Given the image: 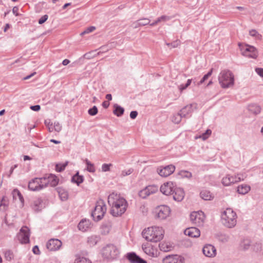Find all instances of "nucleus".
<instances>
[{"label":"nucleus","mask_w":263,"mask_h":263,"mask_svg":"<svg viewBox=\"0 0 263 263\" xmlns=\"http://www.w3.org/2000/svg\"><path fill=\"white\" fill-rule=\"evenodd\" d=\"M108 203L111 207L110 213L114 216H121L123 214L127 208V202L122 197L119 195L112 193L108 197Z\"/></svg>","instance_id":"nucleus-1"},{"label":"nucleus","mask_w":263,"mask_h":263,"mask_svg":"<svg viewBox=\"0 0 263 263\" xmlns=\"http://www.w3.org/2000/svg\"><path fill=\"white\" fill-rule=\"evenodd\" d=\"M164 233V231L162 227L154 226L145 229L142 231V235L147 241L156 242L163 238Z\"/></svg>","instance_id":"nucleus-2"},{"label":"nucleus","mask_w":263,"mask_h":263,"mask_svg":"<svg viewBox=\"0 0 263 263\" xmlns=\"http://www.w3.org/2000/svg\"><path fill=\"white\" fill-rule=\"evenodd\" d=\"M237 218L236 212L231 208L226 209L221 215V222L228 228H233L236 226Z\"/></svg>","instance_id":"nucleus-3"},{"label":"nucleus","mask_w":263,"mask_h":263,"mask_svg":"<svg viewBox=\"0 0 263 263\" xmlns=\"http://www.w3.org/2000/svg\"><path fill=\"white\" fill-rule=\"evenodd\" d=\"M218 81L222 88H227L234 85V76L231 71L223 70L219 74Z\"/></svg>","instance_id":"nucleus-4"},{"label":"nucleus","mask_w":263,"mask_h":263,"mask_svg":"<svg viewBox=\"0 0 263 263\" xmlns=\"http://www.w3.org/2000/svg\"><path fill=\"white\" fill-rule=\"evenodd\" d=\"M106 212V205L102 200H99L96 203L94 210L91 213V216L96 221L102 219Z\"/></svg>","instance_id":"nucleus-5"},{"label":"nucleus","mask_w":263,"mask_h":263,"mask_svg":"<svg viewBox=\"0 0 263 263\" xmlns=\"http://www.w3.org/2000/svg\"><path fill=\"white\" fill-rule=\"evenodd\" d=\"M119 254V249L112 244L107 245L102 249V256L108 259L116 258Z\"/></svg>","instance_id":"nucleus-6"},{"label":"nucleus","mask_w":263,"mask_h":263,"mask_svg":"<svg viewBox=\"0 0 263 263\" xmlns=\"http://www.w3.org/2000/svg\"><path fill=\"white\" fill-rule=\"evenodd\" d=\"M47 182L43 178H35L29 182L28 188L33 191H40L47 187Z\"/></svg>","instance_id":"nucleus-7"},{"label":"nucleus","mask_w":263,"mask_h":263,"mask_svg":"<svg viewBox=\"0 0 263 263\" xmlns=\"http://www.w3.org/2000/svg\"><path fill=\"white\" fill-rule=\"evenodd\" d=\"M190 219L193 224L200 227L203 225L205 216L202 211L193 212L190 215Z\"/></svg>","instance_id":"nucleus-8"},{"label":"nucleus","mask_w":263,"mask_h":263,"mask_svg":"<svg viewBox=\"0 0 263 263\" xmlns=\"http://www.w3.org/2000/svg\"><path fill=\"white\" fill-rule=\"evenodd\" d=\"M156 217L161 220L165 219L170 214L171 210L166 205H162L158 206L155 210Z\"/></svg>","instance_id":"nucleus-9"},{"label":"nucleus","mask_w":263,"mask_h":263,"mask_svg":"<svg viewBox=\"0 0 263 263\" xmlns=\"http://www.w3.org/2000/svg\"><path fill=\"white\" fill-rule=\"evenodd\" d=\"M30 232L27 227H23L18 234V239L21 243H27L29 242Z\"/></svg>","instance_id":"nucleus-10"},{"label":"nucleus","mask_w":263,"mask_h":263,"mask_svg":"<svg viewBox=\"0 0 263 263\" xmlns=\"http://www.w3.org/2000/svg\"><path fill=\"white\" fill-rule=\"evenodd\" d=\"M241 50L242 54L246 57L256 59L258 56L257 51L254 46L246 45Z\"/></svg>","instance_id":"nucleus-11"},{"label":"nucleus","mask_w":263,"mask_h":263,"mask_svg":"<svg viewBox=\"0 0 263 263\" xmlns=\"http://www.w3.org/2000/svg\"><path fill=\"white\" fill-rule=\"evenodd\" d=\"M175 167L173 165H168L164 167H159L157 168L158 174L161 177H166L175 171Z\"/></svg>","instance_id":"nucleus-12"},{"label":"nucleus","mask_w":263,"mask_h":263,"mask_svg":"<svg viewBox=\"0 0 263 263\" xmlns=\"http://www.w3.org/2000/svg\"><path fill=\"white\" fill-rule=\"evenodd\" d=\"M164 263H183L185 261V258L182 256L175 255H170L163 258Z\"/></svg>","instance_id":"nucleus-13"},{"label":"nucleus","mask_w":263,"mask_h":263,"mask_svg":"<svg viewBox=\"0 0 263 263\" xmlns=\"http://www.w3.org/2000/svg\"><path fill=\"white\" fill-rule=\"evenodd\" d=\"M176 185L172 182H167L163 184L160 187L161 192L165 195H172Z\"/></svg>","instance_id":"nucleus-14"},{"label":"nucleus","mask_w":263,"mask_h":263,"mask_svg":"<svg viewBox=\"0 0 263 263\" xmlns=\"http://www.w3.org/2000/svg\"><path fill=\"white\" fill-rule=\"evenodd\" d=\"M62 243L58 239H51L46 243V248L49 251H56L62 246Z\"/></svg>","instance_id":"nucleus-15"},{"label":"nucleus","mask_w":263,"mask_h":263,"mask_svg":"<svg viewBox=\"0 0 263 263\" xmlns=\"http://www.w3.org/2000/svg\"><path fill=\"white\" fill-rule=\"evenodd\" d=\"M125 256L130 263H147L146 260L133 252L127 253Z\"/></svg>","instance_id":"nucleus-16"},{"label":"nucleus","mask_w":263,"mask_h":263,"mask_svg":"<svg viewBox=\"0 0 263 263\" xmlns=\"http://www.w3.org/2000/svg\"><path fill=\"white\" fill-rule=\"evenodd\" d=\"M203 254L209 257H214L216 254V250L215 248L211 245H205L203 249Z\"/></svg>","instance_id":"nucleus-17"},{"label":"nucleus","mask_w":263,"mask_h":263,"mask_svg":"<svg viewBox=\"0 0 263 263\" xmlns=\"http://www.w3.org/2000/svg\"><path fill=\"white\" fill-rule=\"evenodd\" d=\"M172 195L174 200L179 202L183 200L185 194L182 189L176 186Z\"/></svg>","instance_id":"nucleus-18"},{"label":"nucleus","mask_w":263,"mask_h":263,"mask_svg":"<svg viewBox=\"0 0 263 263\" xmlns=\"http://www.w3.org/2000/svg\"><path fill=\"white\" fill-rule=\"evenodd\" d=\"M236 183H237V181L235 175L232 176L230 174H227L221 179V183L224 186H230Z\"/></svg>","instance_id":"nucleus-19"},{"label":"nucleus","mask_w":263,"mask_h":263,"mask_svg":"<svg viewBox=\"0 0 263 263\" xmlns=\"http://www.w3.org/2000/svg\"><path fill=\"white\" fill-rule=\"evenodd\" d=\"M184 234L191 237L197 238L200 235L199 230L195 227H191L187 228L184 231Z\"/></svg>","instance_id":"nucleus-20"},{"label":"nucleus","mask_w":263,"mask_h":263,"mask_svg":"<svg viewBox=\"0 0 263 263\" xmlns=\"http://www.w3.org/2000/svg\"><path fill=\"white\" fill-rule=\"evenodd\" d=\"M194 106L195 107L196 104H190L187 105L180 110L179 113L183 118H185L187 115L191 114L193 111Z\"/></svg>","instance_id":"nucleus-21"},{"label":"nucleus","mask_w":263,"mask_h":263,"mask_svg":"<svg viewBox=\"0 0 263 263\" xmlns=\"http://www.w3.org/2000/svg\"><path fill=\"white\" fill-rule=\"evenodd\" d=\"M112 227V223L110 221H107L104 222L101 227V233L102 235L108 234Z\"/></svg>","instance_id":"nucleus-22"},{"label":"nucleus","mask_w":263,"mask_h":263,"mask_svg":"<svg viewBox=\"0 0 263 263\" xmlns=\"http://www.w3.org/2000/svg\"><path fill=\"white\" fill-rule=\"evenodd\" d=\"M90 222L88 220H82L78 224V227L80 231L85 232L89 228Z\"/></svg>","instance_id":"nucleus-23"},{"label":"nucleus","mask_w":263,"mask_h":263,"mask_svg":"<svg viewBox=\"0 0 263 263\" xmlns=\"http://www.w3.org/2000/svg\"><path fill=\"white\" fill-rule=\"evenodd\" d=\"M47 182V186L49 184L51 186H55L59 183V179L53 175L51 174L48 178L45 177Z\"/></svg>","instance_id":"nucleus-24"},{"label":"nucleus","mask_w":263,"mask_h":263,"mask_svg":"<svg viewBox=\"0 0 263 263\" xmlns=\"http://www.w3.org/2000/svg\"><path fill=\"white\" fill-rule=\"evenodd\" d=\"M251 245V240L249 239H243L239 244V249L242 251L248 250Z\"/></svg>","instance_id":"nucleus-25"},{"label":"nucleus","mask_w":263,"mask_h":263,"mask_svg":"<svg viewBox=\"0 0 263 263\" xmlns=\"http://www.w3.org/2000/svg\"><path fill=\"white\" fill-rule=\"evenodd\" d=\"M200 197L204 200H211L213 199L214 196L208 190H202L200 193Z\"/></svg>","instance_id":"nucleus-26"},{"label":"nucleus","mask_w":263,"mask_h":263,"mask_svg":"<svg viewBox=\"0 0 263 263\" xmlns=\"http://www.w3.org/2000/svg\"><path fill=\"white\" fill-rule=\"evenodd\" d=\"M100 240L99 236L92 235L88 237L87 243L90 246L92 247L95 246Z\"/></svg>","instance_id":"nucleus-27"},{"label":"nucleus","mask_w":263,"mask_h":263,"mask_svg":"<svg viewBox=\"0 0 263 263\" xmlns=\"http://www.w3.org/2000/svg\"><path fill=\"white\" fill-rule=\"evenodd\" d=\"M32 208L36 212L40 211L42 208V200L39 198L34 200L32 204Z\"/></svg>","instance_id":"nucleus-28"},{"label":"nucleus","mask_w":263,"mask_h":263,"mask_svg":"<svg viewBox=\"0 0 263 263\" xmlns=\"http://www.w3.org/2000/svg\"><path fill=\"white\" fill-rule=\"evenodd\" d=\"M113 113L118 117H121L124 112V109L117 104L114 105Z\"/></svg>","instance_id":"nucleus-29"},{"label":"nucleus","mask_w":263,"mask_h":263,"mask_svg":"<svg viewBox=\"0 0 263 263\" xmlns=\"http://www.w3.org/2000/svg\"><path fill=\"white\" fill-rule=\"evenodd\" d=\"M57 191L61 199L63 201L66 200L68 197V194L64 189L58 187Z\"/></svg>","instance_id":"nucleus-30"},{"label":"nucleus","mask_w":263,"mask_h":263,"mask_svg":"<svg viewBox=\"0 0 263 263\" xmlns=\"http://www.w3.org/2000/svg\"><path fill=\"white\" fill-rule=\"evenodd\" d=\"M84 181V178L83 176H80L79 174V172H77L71 178V181L76 183L78 185H79Z\"/></svg>","instance_id":"nucleus-31"},{"label":"nucleus","mask_w":263,"mask_h":263,"mask_svg":"<svg viewBox=\"0 0 263 263\" xmlns=\"http://www.w3.org/2000/svg\"><path fill=\"white\" fill-rule=\"evenodd\" d=\"M250 186L246 184L239 185L237 187L238 193L243 195L247 193L250 191Z\"/></svg>","instance_id":"nucleus-32"},{"label":"nucleus","mask_w":263,"mask_h":263,"mask_svg":"<svg viewBox=\"0 0 263 263\" xmlns=\"http://www.w3.org/2000/svg\"><path fill=\"white\" fill-rule=\"evenodd\" d=\"M76 261L77 263H91V261L88 257L80 255L76 256Z\"/></svg>","instance_id":"nucleus-33"},{"label":"nucleus","mask_w":263,"mask_h":263,"mask_svg":"<svg viewBox=\"0 0 263 263\" xmlns=\"http://www.w3.org/2000/svg\"><path fill=\"white\" fill-rule=\"evenodd\" d=\"M249 110L250 112L255 115H257L260 112L261 108L259 106L253 104L249 106Z\"/></svg>","instance_id":"nucleus-34"},{"label":"nucleus","mask_w":263,"mask_h":263,"mask_svg":"<svg viewBox=\"0 0 263 263\" xmlns=\"http://www.w3.org/2000/svg\"><path fill=\"white\" fill-rule=\"evenodd\" d=\"M9 204L7 198L3 197L0 202V211H5Z\"/></svg>","instance_id":"nucleus-35"},{"label":"nucleus","mask_w":263,"mask_h":263,"mask_svg":"<svg viewBox=\"0 0 263 263\" xmlns=\"http://www.w3.org/2000/svg\"><path fill=\"white\" fill-rule=\"evenodd\" d=\"M4 256L6 260L8 261H11L14 257L13 252L10 250L6 251L4 253Z\"/></svg>","instance_id":"nucleus-36"},{"label":"nucleus","mask_w":263,"mask_h":263,"mask_svg":"<svg viewBox=\"0 0 263 263\" xmlns=\"http://www.w3.org/2000/svg\"><path fill=\"white\" fill-rule=\"evenodd\" d=\"M142 249L146 254L152 256H154L156 254V252H155L154 250L151 246L145 247H142Z\"/></svg>","instance_id":"nucleus-37"},{"label":"nucleus","mask_w":263,"mask_h":263,"mask_svg":"<svg viewBox=\"0 0 263 263\" xmlns=\"http://www.w3.org/2000/svg\"><path fill=\"white\" fill-rule=\"evenodd\" d=\"M68 162L66 161L64 163L57 164L55 165V170L58 172H61L63 171L66 166L68 165Z\"/></svg>","instance_id":"nucleus-38"},{"label":"nucleus","mask_w":263,"mask_h":263,"mask_svg":"<svg viewBox=\"0 0 263 263\" xmlns=\"http://www.w3.org/2000/svg\"><path fill=\"white\" fill-rule=\"evenodd\" d=\"M85 163L87 165V170L91 173L95 172L96 169L93 163H91L88 159H85Z\"/></svg>","instance_id":"nucleus-39"},{"label":"nucleus","mask_w":263,"mask_h":263,"mask_svg":"<svg viewBox=\"0 0 263 263\" xmlns=\"http://www.w3.org/2000/svg\"><path fill=\"white\" fill-rule=\"evenodd\" d=\"M179 175L182 177V178H186L188 179L191 178L192 177V174L191 172L187 171H181Z\"/></svg>","instance_id":"nucleus-40"},{"label":"nucleus","mask_w":263,"mask_h":263,"mask_svg":"<svg viewBox=\"0 0 263 263\" xmlns=\"http://www.w3.org/2000/svg\"><path fill=\"white\" fill-rule=\"evenodd\" d=\"M182 118H183L182 116L178 112L173 116L172 120L174 123L178 124L181 122Z\"/></svg>","instance_id":"nucleus-41"},{"label":"nucleus","mask_w":263,"mask_h":263,"mask_svg":"<svg viewBox=\"0 0 263 263\" xmlns=\"http://www.w3.org/2000/svg\"><path fill=\"white\" fill-rule=\"evenodd\" d=\"M213 69L212 68L210 70L205 74L201 80L198 82V85H200L202 84L205 80H206L212 74Z\"/></svg>","instance_id":"nucleus-42"},{"label":"nucleus","mask_w":263,"mask_h":263,"mask_svg":"<svg viewBox=\"0 0 263 263\" xmlns=\"http://www.w3.org/2000/svg\"><path fill=\"white\" fill-rule=\"evenodd\" d=\"M146 187L147 188L148 192H149L150 195L155 193L158 190V186L155 185H148Z\"/></svg>","instance_id":"nucleus-43"},{"label":"nucleus","mask_w":263,"mask_h":263,"mask_svg":"<svg viewBox=\"0 0 263 263\" xmlns=\"http://www.w3.org/2000/svg\"><path fill=\"white\" fill-rule=\"evenodd\" d=\"M139 195L140 197L142 198H145L149 195H150L149 192H148V190L146 187L144 189L141 190L139 192Z\"/></svg>","instance_id":"nucleus-44"},{"label":"nucleus","mask_w":263,"mask_h":263,"mask_svg":"<svg viewBox=\"0 0 263 263\" xmlns=\"http://www.w3.org/2000/svg\"><path fill=\"white\" fill-rule=\"evenodd\" d=\"M159 247L161 251L167 252L171 250V246L166 243H161L159 244Z\"/></svg>","instance_id":"nucleus-45"},{"label":"nucleus","mask_w":263,"mask_h":263,"mask_svg":"<svg viewBox=\"0 0 263 263\" xmlns=\"http://www.w3.org/2000/svg\"><path fill=\"white\" fill-rule=\"evenodd\" d=\"M247 174L246 173H238L237 175H235L236 177V179L237 181V183L243 181L247 178Z\"/></svg>","instance_id":"nucleus-46"},{"label":"nucleus","mask_w":263,"mask_h":263,"mask_svg":"<svg viewBox=\"0 0 263 263\" xmlns=\"http://www.w3.org/2000/svg\"><path fill=\"white\" fill-rule=\"evenodd\" d=\"M252 249L254 251L256 252H258L261 251L262 250V245L261 243L256 242L252 246Z\"/></svg>","instance_id":"nucleus-47"},{"label":"nucleus","mask_w":263,"mask_h":263,"mask_svg":"<svg viewBox=\"0 0 263 263\" xmlns=\"http://www.w3.org/2000/svg\"><path fill=\"white\" fill-rule=\"evenodd\" d=\"M192 80V79H189L187 81V82L185 84H181L179 85L178 88L180 91L182 92L183 90L185 89L187 87H188L191 85Z\"/></svg>","instance_id":"nucleus-48"},{"label":"nucleus","mask_w":263,"mask_h":263,"mask_svg":"<svg viewBox=\"0 0 263 263\" xmlns=\"http://www.w3.org/2000/svg\"><path fill=\"white\" fill-rule=\"evenodd\" d=\"M98 108L96 106H93L92 108L89 109L88 112L90 116H95L98 114Z\"/></svg>","instance_id":"nucleus-49"},{"label":"nucleus","mask_w":263,"mask_h":263,"mask_svg":"<svg viewBox=\"0 0 263 263\" xmlns=\"http://www.w3.org/2000/svg\"><path fill=\"white\" fill-rule=\"evenodd\" d=\"M212 131L210 129H207L205 133H203L202 135L200 136V138H202L203 140H205L208 138V137L211 135Z\"/></svg>","instance_id":"nucleus-50"},{"label":"nucleus","mask_w":263,"mask_h":263,"mask_svg":"<svg viewBox=\"0 0 263 263\" xmlns=\"http://www.w3.org/2000/svg\"><path fill=\"white\" fill-rule=\"evenodd\" d=\"M133 172V170L132 168H129L128 170H123L121 173V177H123L131 174Z\"/></svg>","instance_id":"nucleus-51"},{"label":"nucleus","mask_w":263,"mask_h":263,"mask_svg":"<svg viewBox=\"0 0 263 263\" xmlns=\"http://www.w3.org/2000/svg\"><path fill=\"white\" fill-rule=\"evenodd\" d=\"M170 19H171V17L170 16H167V15H162L161 16L158 17L157 19V22H158L159 23H160L161 22H165L168 21Z\"/></svg>","instance_id":"nucleus-52"},{"label":"nucleus","mask_w":263,"mask_h":263,"mask_svg":"<svg viewBox=\"0 0 263 263\" xmlns=\"http://www.w3.org/2000/svg\"><path fill=\"white\" fill-rule=\"evenodd\" d=\"M140 21V25L141 26H145L147 24H149L150 23V20L147 18H143L139 20Z\"/></svg>","instance_id":"nucleus-53"},{"label":"nucleus","mask_w":263,"mask_h":263,"mask_svg":"<svg viewBox=\"0 0 263 263\" xmlns=\"http://www.w3.org/2000/svg\"><path fill=\"white\" fill-rule=\"evenodd\" d=\"M96 29V27L94 26H90L86 28L83 32L81 33V35H82L85 34L89 33L93 31Z\"/></svg>","instance_id":"nucleus-54"},{"label":"nucleus","mask_w":263,"mask_h":263,"mask_svg":"<svg viewBox=\"0 0 263 263\" xmlns=\"http://www.w3.org/2000/svg\"><path fill=\"white\" fill-rule=\"evenodd\" d=\"M112 165L111 163H104L102 165V170L103 172H107L110 171V167Z\"/></svg>","instance_id":"nucleus-55"},{"label":"nucleus","mask_w":263,"mask_h":263,"mask_svg":"<svg viewBox=\"0 0 263 263\" xmlns=\"http://www.w3.org/2000/svg\"><path fill=\"white\" fill-rule=\"evenodd\" d=\"M54 130L57 132H59L62 129V126L59 122H54Z\"/></svg>","instance_id":"nucleus-56"},{"label":"nucleus","mask_w":263,"mask_h":263,"mask_svg":"<svg viewBox=\"0 0 263 263\" xmlns=\"http://www.w3.org/2000/svg\"><path fill=\"white\" fill-rule=\"evenodd\" d=\"M219 240L222 242H227L229 240V236L226 234H222L219 236Z\"/></svg>","instance_id":"nucleus-57"},{"label":"nucleus","mask_w":263,"mask_h":263,"mask_svg":"<svg viewBox=\"0 0 263 263\" xmlns=\"http://www.w3.org/2000/svg\"><path fill=\"white\" fill-rule=\"evenodd\" d=\"M48 18V16L47 14L42 16L39 20V24L41 25L43 24L47 20Z\"/></svg>","instance_id":"nucleus-58"},{"label":"nucleus","mask_w":263,"mask_h":263,"mask_svg":"<svg viewBox=\"0 0 263 263\" xmlns=\"http://www.w3.org/2000/svg\"><path fill=\"white\" fill-rule=\"evenodd\" d=\"M13 193L14 196V195H15V194H16L17 195V196H18L19 199L21 200V201L22 202H23V201H24L23 197L18 190H17L16 189L14 190Z\"/></svg>","instance_id":"nucleus-59"},{"label":"nucleus","mask_w":263,"mask_h":263,"mask_svg":"<svg viewBox=\"0 0 263 263\" xmlns=\"http://www.w3.org/2000/svg\"><path fill=\"white\" fill-rule=\"evenodd\" d=\"M179 44H180V41H176L172 43L167 44V45L168 46H171L173 48H175V47H177Z\"/></svg>","instance_id":"nucleus-60"},{"label":"nucleus","mask_w":263,"mask_h":263,"mask_svg":"<svg viewBox=\"0 0 263 263\" xmlns=\"http://www.w3.org/2000/svg\"><path fill=\"white\" fill-rule=\"evenodd\" d=\"M255 71L259 76H260L261 77H263V68H256L255 69Z\"/></svg>","instance_id":"nucleus-61"},{"label":"nucleus","mask_w":263,"mask_h":263,"mask_svg":"<svg viewBox=\"0 0 263 263\" xmlns=\"http://www.w3.org/2000/svg\"><path fill=\"white\" fill-rule=\"evenodd\" d=\"M138 115L137 111H132L130 113V117L132 119H135Z\"/></svg>","instance_id":"nucleus-62"},{"label":"nucleus","mask_w":263,"mask_h":263,"mask_svg":"<svg viewBox=\"0 0 263 263\" xmlns=\"http://www.w3.org/2000/svg\"><path fill=\"white\" fill-rule=\"evenodd\" d=\"M18 7L15 6L12 9V12L15 16L20 15V14L18 13Z\"/></svg>","instance_id":"nucleus-63"},{"label":"nucleus","mask_w":263,"mask_h":263,"mask_svg":"<svg viewBox=\"0 0 263 263\" xmlns=\"http://www.w3.org/2000/svg\"><path fill=\"white\" fill-rule=\"evenodd\" d=\"M32 251H33V253H34L35 254H39L40 253L39 249V247H38L37 246H35L33 248Z\"/></svg>","instance_id":"nucleus-64"}]
</instances>
